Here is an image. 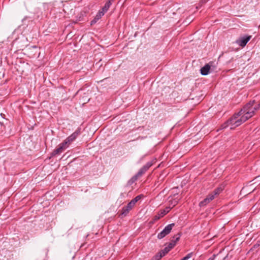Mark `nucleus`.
<instances>
[{"label": "nucleus", "instance_id": "nucleus-1", "mask_svg": "<svg viewBox=\"0 0 260 260\" xmlns=\"http://www.w3.org/2000/svg\"><path fill=\"white\" fill-rule=\"evenodd\" d=\"M260 108V103L255 105V101H250L246 104L243 108L237 114L233 115L226 123L222 126L224 128L229 125H231V128H235L240 125L255 114V111Z\"/></svg>", "mask_w": 260, "mask_h": 260}, {"label": "nucleus", "instance_id": "nucleus-2", "mask_svg": "<svg viewBox=\"0 0 260 260\" xmlns=\"http://www.w3.org/2000/svg\"><path fill=\"white\" fill-rule=\"evenodd\" d=\"M174 226L175 223H173L167 225L164 230L157 235V238L158 239H161L167 235H169Z\"/></svg>", "mask_w": 260, "mask_h": 260}, {"label": "nucleus", "instance_id": "nucleus-3", "mask_svg": "<svg viewBox=\"0 0 260 260\" xmlns=\"http://www.w3.org/2000/svg\"><path fill=\"white\" fill-rule=\"evenodd\" d=\"M153 165V161H150L146 163L143 167H142L137 174L136 175L135 177L136 178L139 177L141 176L143 174H144Z\"/></svg>", "mask_w": 260, "mask_h": 260}, {"label": "nucleus", "instance_id": "nucleus-4", "mask_svg": "<svg viewBox=\"0 0 260 260\" xmlns=\"http://www.w3.org/2000/svg\"><path fill=\"white\" fill-rule=\"evenodd\" d=\"M79 134L80 131L77 130L74 133H73L71 135L69 136L66 139H65L63 142L66 145H68V147L69 145L76 139V138Z\"/></svg>", "mask_w": 260, "mask_h": 260}, {"label": "nucleus", "instance_id": "nucleus-5", "mask_svg": "<svg viewBox=\"0 0 260 260\" xmlns=\"http://www.w3.org/2000/svg\"><path fill=\"white\" fill-rule=\"evenodd\" d=\"M68 147V145H66L65 144H64L63 142L60 143L58 146V148L54 150L51 153V156H54L60 154Z\"/></svg>", "mask_w": 260, "mask_h": 260}, {"label": "nucleus", "instance_id": "nucleus-6", "mask_svg": "<svg viewBox=\"0 0 260 260\" xmlns=\"http://www.w3.org/2000/svg\"><path fill=\"white\" fill-rule=\"evenodd\" d=\"M131 202H129L127 205L122 207L121 211V216L124 217L127 215L129 211L131 210L134 206L133 204H131Z\"/></svg>", "mask_w": 260, "mask_h": 260}, {"label": "nucleus", "instance_id": "nucleus-7", "mask_svg": "<svg viewBox=\"0 0 260 260\" xmlns=\"http://www.w3.org/2000/svg\"><path fill=\"white\" fill-rule=\"evenodd\" d=\"M251 39V36H245L240 38L239 39H238L236 42L239 45H240L241 47H244L247 43V42L250 40Z\"/></svg>", "mask_w": 260, "mask_h": 260}, {"label": "nucleus", "instance_id": "nucleus-8", "mask_svg": "<svg viewBox=\"0 0 260 260\" xmlns=\"http://www.w3.org/2000/svg\"><path fill=\"white\" fill-rule=\"evenodd\" d=\"M171 209V207H167L165 209H164L163 210L160 211L157 215H155L154 216V220H157L160 219V218L164 216H165L166 214H167Z\"/></svg>", "mask_w": 260, "mask_h": 260}, {"label": "nucleus", "instance_id": "nucleus-9", "mask_svg": "<svg viewBox=\"0 0 260 260\" xmlns=\"http://www.w3.org/2000/svg\"><path fill=\"white\" fill-rule=\"evenodd\" d=\"M213 195H211L210 193L202 201L199 203V206L201 207L206 206L211 201L214 199Z\"/></svg>", "mask_w": 260, "mask_h": 260}, {"label": "nucleus", "instance_id": "nucleus-10", "mask_svg": "<svg viewBox=\"0 0 260 260\" xmlns=\"http://www.w3.org/2000/svg\"><path fill=\"white\" fill-rule=\"evenodd\" d=\"M210 62L208 64H206L205 66H204L203 67H202L201 69V74L202 75H207L209 73V70L211 68V66L210 65Z\"/></svg>", "mask_w": 260, "mask_h": 260}, {"label": "nucleus", "instance_id": "nucleus-11", "mask_svg": "<svg viewBox=\"0 0 260 260\" xmlns=\"http://www.w3.org/2000/svg\"><path fill=\"white\" fill-rule=\"evenodd\" d=\"M114 1L115 0H107L104 6L102 8L101 10L104 12L106 13Z\"/></svg>", "mask_w": 260, "mask_h": 260}, {"label": "nucleus", "instance_id": "nucleus-12", "mask_svg": "<svg viewBox=\"0 0 260 260\" xmlns=\"http://www.w3.org/2000/svg\"><path fill=\"white\" fill-rule=\"evenodd\" d=\"M223 190V188L222 187H218L216 188L212 192H211L210 194L211 195H213L214 198H215V197L217 196V194H219L221 191Z\"/></svg>", "mask_w": 260, "mask_h": 260}, {"label": "nucleus", "instance_id": "nucleus-13", "mask_svg": "<svg viewBox=\"0 0 260 260\" xmlns=\"http://www.w3.org/2000/svg\"><path fill=\"white\" fill-rule=\"evenodd\" d=\"M141 197H142V195L137 196L134 199H133L131 201V204H133L135 206L136 203L141 199Z\"/></svg>", "mask_w": 260, "mask_h": 260}, {"label": "nucleus", "instance_id": "nucleus-14", "mask_svg": "<svg viewBox=\"0 0 260 260\" xmlns=\"http://www.w3.org/2000/svg\"><path fill=\"white\" fill-rule=\"evenodd\" d=\"M169 203H170L169 207H171V209H172L173 207L175 206L178 204V200L174 199V200H170Z\"/></svg>", "mask_w": 260, "mask_h": 260}, {"label": "nucleus", "instance_id": "nucleus-15", "mask_svg": "<svg viewBox=\"0 0 260 260\" xmlns=\"http://www.w3.org/2000/svg\"><path fill=\"white\" fill-rule=\"evenodd\" d=\"M106 13L104 12L102 10H99V12L96 14L95 17H97L98 19H100L102 16L104 15Z\"/></svg>", "mask_w": 260, "mask_h": 260}, {"label": "nucleus", "instance_id": "nucleus-16", "mask_svg": "<svg viewBox=\"0 0 260 260\" xmlns=\"http://www.w3.org/2000/svg\"><path fill=\"white\" fill-rule=\"evenodd\" d=\"M171 250L168 249L167 247H166L164 249L160 251V252L161 253V254L164 256H165L167 253H168Z\"/></svg>", "mask_w": 260, "mask_h": 260}, {"label": "nucleus", "instance_id": "nucleus-17", "mask_svg": "<svg viewBox=\"0 0 260 260\" xmlns=\"http://www.w3.org/2000/svg\"><path fill=\"white\" fill-rule=\"evenodd\" d=\"M162 257H163V255L159 251L152 258V259H153L154 260H159Z\"/></svg>", "mask_w": 260, "mask_h": 260}, {"label": "nucleus", "instance_id": "nucleus-18", "mask_svg": "<svg viewBox=\"0 0 260 260\" xmlns=\"http://www.w3.org/2000/svg\"><path fill=\"white\" fill-rule=\"evenodd\" d=\"M180 234H178L176 235H174L173 237H172V239H174V241L177 243V241H179V240L180 239Z\"/></svg>", "mask_w": 260, "mask_h": 260}, {"label": "nucleus", "instance_id": "nucleus-19", "mask_svg": "<svg viewBox=\"0 0 260 260\" xmlns=\"http://www.w3.org/2000/svg\"><path fill=\"white\" fill-rule=\"evenodd\" d=\"M192 255V253H189L187 254L185 257L182 258L181 260H188L189 258H190Z\"/></svg>", "mask_w": 260, "mask_h": 260}, {"label": "nucleus", "instance_id": "nucleus-20", "mask_svg": "<svg viewBox=\"0 0 260 260\" xmlns=\"http://www.w3.org/2000/svg\"><path fill=\"white\" fill-rule=\"evenodd\" d=\"M99 20V19H98L97 17L95 16L94 19L91 21V25L94 24Z\"/></svg>", "mask_w": 260, "mask_h": 260}, {"label": "nucleus", "instance_id": "nucleus-21", "mask_svg": "<svg viewBox=\"0 0 260 260\" xmlns=\"http://www.w3.org/2000/svg\"><path fill=\"white\" fill-rule=\"evenodd\" d=\"M168 249H169L170 250H171L173 247L174 246H173V244H171V243H169V244L168 245V246H167Z\"/></svg>", "mask_w": 260, "mask_h": 260}, {"label": "nucleus", "instance_id": "nucleus-22", "mask_svg": "<svg viewBox=\"0 0 260 260\" xmlns=\"http://www.w3.org/2000/svg\"><path fill=\"white\" fill-rule=\"evenodd\" d=\"M170 243H171V244H173V246H174H174H175L176 244V242L174 241V239H172L171 240V242H170Z\"/></svg>", "mask_w": 260, "mask_h": 260}, {"label": "nucleus", "instance_id": "nucleus-23", "mask_svg": "<svg viewBox=\"0 0 260 260\" xmlns=\"http://www.w3.org/2000/svg\"><path fill=\"white\" fill-rule=\"evenodd\" d=\"M170 243H171V244H173V246H174H174H175L176 244V242L174 241V239H172L171 240V242H170Z\"/></svg>", "mask_w": 260, "mask_h": 260}, {"label": "nucleus", "instance_id": "nucleus-24", "mask_svg": "<svg viewBox=\"0 0 260 260\" xmlns=\"http://www.w3.org/2000/svg\"><path fill=\"white\" fill-rule=\"evenodd\" d=\"M216 255L213 254L211 257H210L208 260H214Z\"/></svg>", "mask_w": 260, "mask_h": 260}, {"label": "nucleus", "instance_id": "nucleus-25", "mask_svg": "<svg viewBox=\"0 0 260 260\" xmlns=\"http://www.w3.org/2000/svg\"><path fill=\"white\" fill-rule=\"evenodd\" d=\"M82 91H83V90H82V89H80V90H79L78 91V93H80Z\"/></svg>", "mask_w": 260, "mask_h": 260}, {"label": "nucleus", "instance_id": "nucleus-26", "mask_svg": "<svg viewBox=\"0 0 260 260\" xmlns=\"http://www.w3.org/2000/svg\"><path fill=\"white\" fill-rule=\"evenodd\" d=\"M143 137H139L138 139H142Z\"/></svg>", "mask_w": 260, "mask_h": 260}]
</instances>
